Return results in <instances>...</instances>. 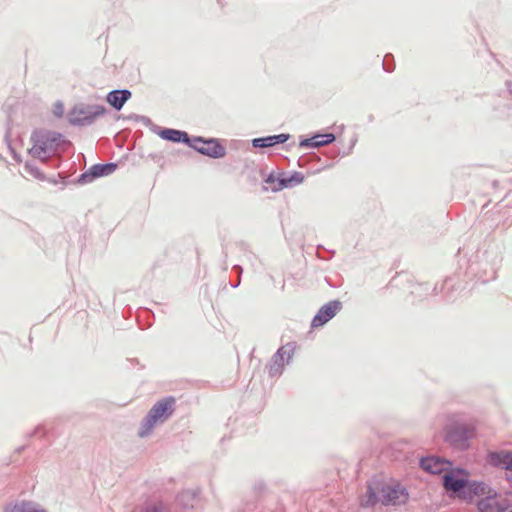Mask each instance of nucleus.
Masks as SVG:
<instances>
[{"mask_svg": "<svg viewBox=\"0 0 512 512\" xmlns=\"http://www.w3.org/2000/svg\"><path fill=\"white\" fill-rule=\"evenodd\" d=\"M175 399L172 397L158 401L149 411L144 424V430L140 436L147 435L157 422L165 421L173 412Z\"/></svg>", "mask_w": 512, "mask_h": 512, "instance_id": "1", "label": "nucleus"}, {"mask_svg": "<svg viewBox=\"0 0 512 512\" xmlns=\"http://www.w3.org/2000/svg\"><path fill=\"white\" fill-rule=\"evenodd\" d=\"M489 461L495 466H501L512 473V452L491 453Z\"/></svg>", "mask_w": 512, "mask_h": 512, "instance_id": "14", "label": "nucleus"}, {"mask_svg": "<svg viewBox=\"0 0 512 512\" xmlns=\"http://www.w3.org/2000/svg\"><path fill=\"white\" fill-rule=\"evenodd\" d=\"M195 149L201 154L208 155L213 158H221L225 155V148L216 140H195Z\"/></svg>", "mask_w": 512, "mask_h": 512, "instance_id": "7", "label": "nucleus"}, {"mask_svg": "<svg viewBox=\"0 0 512 512\" xmlns=\"http://www.w3.org/2000/svg\"><path fill=\"white\" fill-rule=\"evenodd\" d=\"M377 501H378V498L376 496V492L369 485L367 487L366 493L363 496H361V498H360V504L363 507H370V506L375 505L377 503Z\"/></svg>", "mask_w": 512, "mask_h": 512, "instance_id": "18", "label": "nucleus"}, {"mask_svg": "<svg viewBox=\"0 0 512 512\" xmlns=\"http://www.w3.org/2000/svg\"><path fill=\"white\" fill-rule=\"evenodd\" d=\"M161 136L164 139H167V140H170L173 142H180V141L187 142L188 141L187 133L181 132L178 130H174V129H167V130L162 131Z\"/></svg>", "mask_w": 512, "mask_h": 512, "instance_id": "17", "label": "nucleus"}, {"mask_svg": "<svg viewBox=\"0 0 512 512\" xmlns=\"http://www.w3.org/2000/svg\"><path fill=\"white\" fill-rule=\"evenodd\" d=\"M55 114L57 116H61L62 115V107L61 106H59V112H55Z\"/></svg>", "mask_w": 512, "mask_h": 512, "instance_id": "22", "label": "nucleus"}, {"mask_svg": "<svg viewBox=\"0 0 512 512\" xmlns=\"http://www.w3.org/2000/svg\"><path fill=\"white\" fill-rule=\"evenodd\" d=\"M130 97L131 92L128 90H115L107 95V102L116 110H120Z\"/></svg>", "mask_w": 512, "mask_h": 512, "instance_id": "12", "label": "nucleus"}, {"mask_svg": "<svg viewBox=\"0 0 512 512\" xmlns=\"http://www.w3.org/2000/svg\"><path fill=\"white\" fill-rule=\"evenodd\" d=\"M420 465L425 471L431 474H440L442 472H446L451 467V463L449 461L435 456L421 459Z\"/></svg>", "mask_w": 512, "mask_h": 512, "instance_id": "9", "label": "nucleus"}, {"mask_svg": "<svg viewBox=\"0 0 512 512\" xmlns=\"http://www.w3.org/2000/svg\"><path fill=\"white\" fill-rule=\"evenodd\" d=\"M146 512H158V508L156 506H153L151 508H148Z\"/></svg>", "mask_w": 512, "mask_h": 512, "instance_id": "21", "label": "nucleus"}, {"mask_svg": "<svg viewBox=\"0 0 512 512\" xmlns=\"http://www.w3.org/2000/svg\"><path fill=\"white\" fill-rule=\"evenodd\" d=\"M106 112L103 106H95L93 111L84 112L82 110H74L71 113V122L73 123H92V121L98 117L103 115Z\"/></svg>", "mask_w": 512, "mask_h": 512, "instance_id": "10", "label": "nucleus"}, {"mask_svg": "<svg viewBox=\"0 0 512 512\" xmlns=\"http://www.w3.org/2000/svg\"><path fill=\"white\" fill-rule=\"evenodd\" d=\"M280 179H277L275 178L273 175H270L267 179H266V183L268 184H273V187L277 186L278 185V181Z\"/></svg>", "mask_w": 512, "mask_h": 512, "instance_id": "20", "label": "nucleus"}, {"mask_svg": "<svg viewBox=\"0 0 512 512\" xmlns=\"http://www.w3.org/2000/svg\"><path fill=\"white\" fill-rule=\"evenodd\" d=\"M115 168V164H97L91 167L89 173L83 174L81 179L83 182H89L92 181L94 178L112 173L115 170Z\"/></svg>", "mask_w": 512, "mask_h": 512, "instance_id": "11", "label": "nucleus"}, {"mask_svg": "<svg viewBox=\"0 0 512 512\" xmlns=\"http://www.w3.org/2000/svg\"><path fill=\"white\" fill-rule=\"evenodd\" d=\"M12 512H45L42 509L36 508L31 503H21L13 507Z\"/></svg>", "mask_w": 512, "mask_h": 512, "instance_id": "19", "label": "nucleus"}, {"mask_svg": "<svg viewBox=\"0 0 512 512\" xmlns=\"http://www.w3.org/2000/svg\"><path fill=\"white\" fill-rule=\"evenodd\" d=\"M512 512V511H511Z\"/></svg>", "mask_w": 512, "mask_h": 512, "instance_id": "24", "label": "nucleus"}, {"mask_svg": "<svg viewBox=\"0 0 512 512\" xmlns=\"http://www.w3.org/2000/svg\"><path fill=\"white\" fill-rule=\"evenodd\" d=\"M340 308V303L338 301H331L321 307L318 313L312 320V327H320L327 323L331 318H333L337 311Z\"/></svg>", "mask_w": 512, "mask_h": 512, "instance_id": "8", "label": "nucleus"}, {"mask_svg": "<svg viewBox=\"0 0 512 512\" xmlns=\"http://www.w3.org/2000/svg\"><path fill=\"white\" fill-rule=\"evenodd\" d=\"M295 345L287 344L282 346L272 359V364L269 367V374L275 376L282 372L285 364L289 363L295 353Z\"/></svg>", "mask_w": 512, "mask_h": 512, "instance_id": "5", "label": "nucleus"}, {"mask_svg": "<svg viewBox=\"0 0 512 512\" xmlns=\"http://www.w3.org/2000/svg\"><path fill=\"white\" fill-rule=\"evenodd\" d=\"M335 140V136L331 133L316 135L312 138L305 139L301 141V147H319L329 143H332Z\"/></svg>", "mask_w": 512, "mask_h": 512, "instance_id": "15", "label": "nucleus"}, {"mask_svg": "<svg viewBox=\"0 0 512 512\" xmlns=\"http://www.w3.org/2000/svg\"><path fill=\"white\" fill-rule=\"evenodd\" d=\"M473 487L474 493L478 497L486 495L485 498L478 501L479 510L482 512H503L506 509V504L499 501L496 493L492 495L484 484H475Z\"/></svg>", "mask_w": 512, "mask_h": 512, "instance_id": "2", "label": "nucleus"}, {"mask_svg": "<svg viewBox=\"0 0 512 512\" xmlns=\"http://www.w3.org/2000/svg\"><path fill=\"white\" fill-rule=\"evenodd\" d=\"M289 139L288 134H279L273 136H267L262 138L253 139L252 144L254 147L267 148L272 147L278 143H284Z\"/></svg>", "mask_w": 512, "mask_h": 512, "instance_id": "13", "label": "nucleus"}, {"mask_svg": "<svg viewBox=\"0 0 512 512\" xmlns=\"http://www.w3.org/2000/svg\"><path fill=\"white\" fill-rule=\"evenodd\" d=\"M379 500L385 505H400L408 500V492L400 484H388L382 487Z\"/></svg>", "mask_w": 512, "mask_h": 512, "instance_id": "4", "label": "nucleus"}, {"mask_svg": "<svg viewBox=\"0 0 512 512\" xmlns=\"http://www.w3.org/2000/svg\"><path fill=\"white\" fill-rule=\"evenodd\" d=\"M444 487L447 490L460 493L468 488L467 474L463 470L451 471L449 469L444 475ZM469 490H471V487H469Z\"/></svg>", "mask_w": 512, "mask_h": 512, "instance_id": "6", "label": "nucleus"}, {"mask_svg": "<svg viewBox=\"0 0 512 512\" xmlns=\"http://www.w3.org/2000/svg\"><path fill=\"white\" fill-rule=\"evenodd\" d=\"M475 436L474 427L466 424H455L448 428L446 440L457 448L464 449L468 441Z\"/></svg>", "mask_w": 512, "mask_h": 512, "instance_id": "3", "label": "nucleus"}, {"mask_svg": "<svg viewBox=\"0 0 512 512\" xmlns=\"http://www.w3.org/2000/svg\"><path fill=\"white\" fill-rule=\"evenodd\" d=\"M509 91L512 93V81L508 83Z\"/></svg>", "mask_w": 512, "mask_h": 512, "instance_id": "23", "label": "nucleus"}, {"mask_svg": "<svg viewBox=\"0 0 512 512\" xmlns=\"http://www.w3.org/2000/svg\"><path fill=\"white\" fill-rule=\"evenodd\" d=\"M304 181V176L299 173L295 172L292 174L289 178H283L278 181V185L275 187H272V191L277 192L284 188H287L291 186L292 184H301Z\"/></svg>", "mask_w": 512, "mask_h": 512, "instance_id": "16", "label": "nucleus"}]
</instances>
